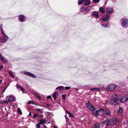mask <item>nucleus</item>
Returning a JSON list of instances; mask_svg holds the SVG:
<instances>
[{"mask_svg": "<svg viewBox=\"0 0 128 128\" xmlns=\"http://www.w3.org/2000/svg\"><path fill=\"white\" fill-rule=\"evenodd\" d=\"M102 115L104 117L108 118L110 116L111 113L110 111L108 109H102Z\"/></svg>", "mask_w": 128, "mask_h": 128, "instance_id": "obj_1", "label": "nucleus"}, {"mask_svg": "<svg viewBox=\"0 0 128 128\" xmlns=\"http://www.w3.org/2000/svg\"><path fill=\"white\" fill-rule=\"evenodd\" d=\"M118 99L115 97L112 98L111 100L110 103L111 104L116 105L118 104Z\"/></svg>", "mask_w": 128, "mask_h": 128, "instance_id": "obj_2", "label": "nucleus"}, {"mask_svg": "<svg viewBox=\"0 0 128 128\" xmlns=\"http://www.w3.org/2000/svg\"><path fill=\"white\" fill-rule=\"evenodd\" d=\"M86 105L87 108L91 111L93 112L95 110V108L90 104L88 103Z\"/></svg>", "mask_w": 128, "mask_h": 128, "instance_id": "obj_3", "label": "nucleus"}, {"mask_svg": "<svg viewBox=\"0 0 128 128\" xmlns=\"http://www.w3.org/2000/svg\"><path fill=\"white\" fill-rule=\"evenodd\" d=\"M116 85L114 84H111L108 86L106 88L107 90L109 91H112L114 90L115 87Z\"/></svg>", "mask_w": 128, "mask_h": 128, "instance_id": "obj_4", "label": "nucleus"}, {"mask_svg": "<svg viewBox=\"0 0 128 128\" xmlns=\"http://www.w3.org/2000/svg\"><path fill=\"white\" fill-rule=\"evenodd\" d=\"M128 100V94H126L122 97L120 101L122 103H124L125 102Z\"/></svg>", "mask_w": 128, "mask_h": 128, "instance_id": "obj_5", "label": "nucleus"}, {"mask_svg": "<svg viewBox=\"0 0 128 128\" xmlns=\"http://www.w3.org/2000/svg\"><path fill=\"white\" fill-rule=\"evenodd\" d=\"M122 25L123 26H128V20L127 19L124 20L122 23Z\"/></svg>", "mask_w": 128, "mask_h": 128, "instance_id": "obj_6", "label": "nucleus"}, {"mask_svg": "<svg viewBox=\"0 0 128 128\" xmlns=\"http://www.w3.org/2000/svg\"><path fill=\"white\" fill-rule=\"evenodd\" d=\"M113 9L110 7H108L106 9V12L107 14L112 13L113 11Z\"/></svg>", "mask_w": 128, "mask_h": 128, "instance_id": "obj_7", "label": "nucleus"}, {"mask_svg": "<svg viewBox=\"0 0 128 128\" xmlns=\"http://www.w3.org/2000/svg\"><path fill=\"white\" fill-rule=\"evenodd\" d=\"M117 112L119 115L120 116H122L123 115L122 109L121 108H119L117 110Z\"/></svg>", "mask_w": 128, "mask_h": 128, "instance_id": "obj_8", "label": "nucleus"}, {"mask_svg": "<svg viewBox=\"0 0 128 128\" xmlns=\"http://www.w3.org/2000/svg\"><path fill=\"white\" fill-rule=\"evenodd\" d=\"M24 74L26 75L29 76L34 78H36V76H35L34 74L30 72H24Z\"/></svg>", "mask_w": 128, "mask_h": 128, "instance_id": "obj_9", "label": "nucleus"}, {"mask_svg": "<svg viewBox=\"0 0 128 128\" xmlns=\"http://www.w3.org/2000/svg\"><path fill=\"white\" fill-rule=\"evenodd\" d=\"M14 99V98L13 97L10 96H8L6 98V100L8 101H13Z\"/></svg>", "mask_w": 128, "mask_h": 128, "instance_id": "obj_10", "label": "nucleus"}, {"mask_svg": "<svg viewBox=\"0 0 128 128\" xmlns=\"http://www.w3.org/2000/svg\"><path fill=\"white\" fill-rule=\"evenodd\" d=\"M109 19V16L108 15H106L105 16L103 17L102 18L103 21L105 22L108 21Z\"/></svg>", "mask_w": 128, "mask_h": 128, "instance_id": "obj_11", "label": "nucleus"}, {"mask_svg": "<svg viewBox=\"0 0 128 128\" xmlns=\"http://www.w3.org/2000/svg\"><path fill=\"white\" fill-rule=\"evenodd\" d=\"M102 109L99 110H96L94 112V114L95 115H102Z\"/></svg>", "mask_w": 128, "mask_h": 128, "instance_id": "obj_12", "label": "nucleus"}, {"mask_svg": "<svg viewBox=\"0 0 128 128\" xmlns=\"http://www.w3.org/2000/svg\"><path fill=\"white\" fill-rule=\"evenodd\" d=\"M0 58L1 60L4 62H8L7 60L5 58L2 56L1 54H0Z\"/></svg>", "mask_w": 128, "mask_h": 128, "instance_id": "obj_13", "label": "nucleus"}, {"mask_svg": "<svg viewBox=\"0 0 128 128\" xmlns=\"http://www.w3.org/2000/svg\"><path fill=\"white\" fill-rule=\"evenodd\" d=\"M93 16L96 18L98 17V14L97 11H94L92 13Z\"/></svg>", "mask_w": 128, "mask_h": 128, "instance_id": "obj_14", "label": "nucleus"}, {"mask_svg": "<svg viewBox=\"0 0 128 128\" xmlns=\"http://www.w3.org/2000/svg\"><path fill=\"white\" fill-rule=\"evenodd\" d=\"M114 119L111 118L109 120V125H112L113 124L114 122Z\"/></svg>", "mask_w": 128, "mask_h": 128, "instance_id": "obj_15", "label": "nucleus"}, {"mask_svg": "<svg viewBox=\"0 0 128 128\" xmlns=\"http://www.w3.org/2000/svg\"><path fill=\"white\" fill-rule=\"evenodd\" d=\"M90 4V0H85L84 1V5L86 6L89 5Z\"/></svg>", "mask_w": 128, "mask_h": 128, "instance_id": "obj_16", "label": "nucleus"}, {"mask_svg": "<svg viewBox=\"0 0 128 128\" xmlns=\"http://www.w3.org/2000/svg\"><path fill=\"white\" fill-rule=\"evenodd\" d=\"M109 119H106L103 122H102V124H106L107 126H109Z\"/></svg>", "mask_w": 128, "mask_h": 128, "instance_id": "obj_17", "label": "nucleus"}, {"mask_svg": "<svg viewBox=\"0 0 128 128\" xmlns=\"http://www.w3.org/2000/svg\"><path fill=\"white\" fill-rule=\"evenodd\" d=\"M8 37L5 35V36L4 37V38L2 39V43L5 42L8 40Z\"/></svg>", "mask_w": 128, "mask_h": 128, "instance_id": "obj_18", "label": "nucleus"}, {"mask_svg": "<svg viewBox=\"0 0 128 128\" xmlns=\"http://www.w3.org/2000/svg\"><path fill=\"white\" fill-rule=\"evenodd\" d=\"M19 20L21 22L24 21H25L24 16L22 15H21L19 16Z\"/></svg>", "mask_w": 128, "mask_h": 128, "instance_id": "obj_19", "label": "nucleus"}, {"mask_svg": "<svg viewBox=\"0 0 128 128\" xmlns=\"http://www.w3.org/2000/svg\"><path fill=\"white\" fill-rule=\"evenodd\" d=\"M100 126V124L98 123L95 124L92 128H99Z\"/></svg>", "mask_w": 128, "mask_h": 128, "instance_id": "obj_20", "label": "nucleus"}, {"mask_svg": "<svg viewBox=\"0 0 128 128\" xmlns=\"http://www.w3.org/2000/svg\"><path fill=\"white\" fill-rule=\"evenodd\" d=\"M46 119L41 120H40V123L42 124H43L46 123Z\"/></svg>", "mask_w": 128, "mask_h": 128, "instance_id": "obj_21", "label": "nucleus"}, {"mask_svg": "<svg viewBox=\"0 0 128 128\" xmlns=\"http://www.w3.org/2000/svg\"><path fill=\"white\" fill-rule=\"evenodd\" d=\"M99 10L102 13H104L105 12L104 10L102 7L100 8Z\"/></svg>", "mask_w": 128, "mask_h": 128, "instance_id": "obj_22", "label": "nucleus"}, {"mask_svg": "<svg viewBox=\"0 0 128 128\" xmlns=\"http://www.w3.org/2000/svg\"><path fill=\"white\" fill-rule=\"evenodd\" d=\"M58 94V93L57 92H55L54 94L53 95V96L55 100H56V99L57 97L56 96L57 94Z\"/></svg>", "mask_w": 128, "mask_h": 128, "instance_id": "obj_23", "label": "nucleus"}, {"mask_svg": "<svg viewBox=\"0 0 128 128\" xmlns=\"http://www.w3.org/2000/svg\"><path fill=\"white\" fill-rule=\"evenodd\" d=\"M63 87L62 86H59L56 88V90H60L61 89H63Z\"/></svg>", "mask_w": 128, "mask_h": 128, "instance_id": "obj_24", "label": "nucleus"}, {"mask_svg": "<svg viewBox=\"0 0 128 128\" xmlns=\"http://www.w3.org/2000/svg\"><path fill=\"white\" fill-rule=\"evenodd\" d=\"M67 113L69 114L72 118H74V116L72 114L70 113L68 111H66Z\"/></svg>", "mask_w": 128, "mask_h": 128, "instance_id": "obj_25", "label": "nucleus"}, {"mask_svg": "<svg viewBox=\"0 0 128 128\" xmlns=\"http://www.w3.org/2000/svg\"><path fill=\"white\" fill-rule=\"evenodd\" d=\"M114 122H115V123L116 124L118 123L119 121L118 119L117 118H115L114 119Z\"/></svg>", "mask_w": 128, "mask_h": 128, "instance_id": "obj_26", "label": "nucleus"}, {"mask_svg": "<svg viewBox=\"0 0 128 128\" xmlns=\"http://www.w3.org/2000/svg\"><path fill=\"white\" fill-rule=\"evenodd\" d=\"M10 76L12 78H14L15 77V76L11 72H8Z\"/></svg>", "mask_w": 128, "mask_h": 128, "instance_id": "obj_27", "label": "nucleus"}, {"mask_svg": "<svg viewBox=\"0 0 128 128\" xmlns=\"http://www.w3.org/2000/svg\"><path fill=\"white\" fill-rule=\"evenodd\" d=\"M91 90H92L98 91L100 90V88H92Z\"/></svg>", "mask_w": 128, "mask_h": 128, "instance_id": "obj_28", "label": "nucleus"}, {"mask_svg": "<svg viewBox=\"0 0 128 128\" xmlns=\"http://www.w3.org/2000/svg\"><path fill=\"white\" fill-rule=\"evenodd\" d=\"M17 110L18 111V112L20 114H22V111L20 108H18Z\"/></svg>", "mask_w": 128, "mask_h": 128, "instance_id": "obj_29", "label": "nucleus"}, {"mask_svg": "<svg viewBox=\"0 0 128 128\" xmlns=\"http://www.w3.org/2000/svg\"><path fill=\"white\" fill-rule=\"evenodd\" d=\"M84 0H78V3L79 4H81L84 1Z\"/></svg>", "mask_w": 128, "mask_h": 128, "instance_id": "obj_30", "label": "nucleus"}, {"mask_svg": "<svg viewBox=\"0 0 128 128\" xmlns=\"http://www.w3.org/2000/svg\"><path fill=\"white\" fill-rule=\"evenodd\" d=\"M19 86V88L20 89L21 91H22L23 92H24V88H22L21 86Z\"/></svg>", "mask_w": 128, "mask_h": 128, "instance_id": "obj_31", "label": "nucleus"}, {"mask_svg": "<svg viewBox=\"0 0 128 128\" xmlns=\"http://www.w3.org/2000/svg\"><path fill=\"white\" fill-rule=\"evenodd\" d=\"M90 9V6H88L86 7V10L88 12Z\"/></svg>", "mask_w": 128, "mask_h": 128, "instance_id": "obj_32", "label": "nucleus"}, {"mask_svg": "<svg viewBox=\"0 0 128 128\" xmlns=\"http://www.w3.org/2000/svg\"><path fill=\"white\" fill-rule=\"evenodd\" d=\"M35 110L36 111H39V112L40 113L42 112V110H41L40 109L36 108L35 109Z\"/></svg>", "mask_w": 128, "mask_h": 128, "instance_id": "obj_33", "label": "nucleus"}, {"mask_svg": "<svg viewBox=\"0 0 128 128\" xmlns=\"http://www.w3.org/2000/svg\"><path fill=\"white\" fill-rule=\"evenodd\" d=\"M45 114L46 116H49L50 115L51 113L50 112H46L45 113Z\"/></svg>", "mask_w": 128, "mask_h": 128, "instance_id": "obj_34", "label": "nucleus"}, {"mask_svg": "<svg viewBox=\"0 0 128 128\" xmlns=\"http://www.w3.org/2000/svg\"><path fill=\"white\" fill-rule=\"evenodd\" d=\"M66 96V94L62 95V97L64 100L65 99Z\"/></svg>", "mask_w": 128, "mask_h": 128, "instance_id": "obj_35", "label": "nucleus"}, {"mask_svg": "<svg viewBox=\"0 0 128 128\" xmlns=\"http://www.w3.org/2000/svg\"><path fill=\"white\" fill-rule=\"evenodd\" d=\"M100 0H93V1L95 3H97L99 2Z\"/></svg>", "mask_w": 128, "mask_h": 128, "instance_id": "obj_36", "label": "nucleus"}, {"mask_svg": "<svg viewBox=\"0 0 128 128\" xmlns=\"http://www.w3.org/2000/svg\"><path fill=\"white\" fill-rule=\"evenodd\" d=\"M102 26L104 28H107L108 26L107 25H105L104 24H101Z\"/></svg>", "mask_w": 128, "mask_h": 128, "instance_id": "obj_37", "label": "nucleus"}, {"mask_svg": "<svg viewBox=\"0 0 128 128\" xmlns=\"http://www.w3.org/2000/svg\"><path fill=\"white\" fill-rule=\"evenodd\" d=\"M84 10L85 8L84 7H82V8H81L80 9V10L81 12L84 11Z\"/></svg>", "mask_w": 128, "mask_h": 128, "instance_id": "obj_38", "label": "nucleus"}, {"mask_svg": "<svg viewBox=\"0 0 128 128\" xmlns=\"http://www.w3.org/2000/svg\"><path fill=\"white\" fill-rule=\"evenodd\" d=\"M38 116V115L37 114H34V115L33 116V117L34 118H36L37 116Z\"/></svg>", "mask_w": 128, "mask_h": 128, "instance_id": "obj_39", "label": "nucleus"}, {"mask_svg": "<svg viewBox=\"0 0 128 128\" xmlns=\"http://www.w3.org/2000/svg\"><path fill=\"white\" fill-rule=\"evenodd\" d=\"M65 89L66 90H68L70 88V87H66L65 88Z\"/></svg>", "mask_w": 128, "mask_h": 128, "instance_id": "obj_40", "label": "nucleus"}, {"mask_svg": "<svg viewBox=\"0 0 128 128\" xmlns=\"http://www.w3.org/2000/svg\"><path fill=\"white\" fill-rule=\"evenodd\" d=\"M36 127L37 128H40V125L38 124H36Z\"/></svg>", "mask_w": 128, "mask_h": 128, "instance_id": "obj_41", "label": "nucleus"}, {"mask_svg": "<svg viewBox=\"0 0 128 128\" xmlns=\"http://www.w3.org/2000/svg\"><path fill=\"white\" fill-rule=\"evenodd\" d=\"M2 103H6L7 104H8V102H7L6 101H3Z\"/></svg>", "mask_w": 128, "mask_h": 128, "instance_id": "obj_42", "label": "nucleus"}, {"mask_svg": "<svg viewBox=\"0 0 128 128\" xmlns=\"http://www.w3.org/2000/svg\"><path fill=\"white\" fill-rule=\"evenodd\" d=\"M46 98H52V97L51 96H47L46 97Z\"/></svg>", "mask_w": 128, "mask_h": 128, "instance_id": "obj_43", "label": "nucleus"}, {"mask_svg": "<svg viewBox=\"0 0 128 128\" xmlns=\"http://www.w3.org/2000/svg\"><path fill=\"white\" fill-rule=\"evenodd\" d=\"M1 33H2V34H5L4 33V30H3L2 29L1 30Z\"/></svg>", "mask_w": 128, "mask_h": 128, "instance_id": "obj_44", "label": "nucleus"}, {"mask_svg": "<svg viewBox=\"0 0 128 128\" xmlns=\"http://www.w3.org/2000/svg\"><path fill=\"white\" fill-rule=\"evenodd\" d=\"M108 0H105V3H104V4L105 5H106V4L107 2H108Z\"/></svg>", "mask_w": 128, "mask_h": 128, "instance_id": "obj_45", "label": "nucleus"}, {"mask_svg": "<svg viewBox=\"0 0 128 128\" xmlns=\"http://www.w3.org/2000/svg\"><path fill=\"white\" fill-rule=\"evenodd\" d=\"M36 96L38 98L39 100H40V96L37 95Z\"/></svg>", "mask_w": 128, "mask_h": 128, "instance_id": "obj_46", "label": "nucleus"}, {"mask_svg": "<svg viewBox=\"0 0 128 128\" xmlns=\"http://www.w3.org/2000/svg\"><path fill=\"white\" fill-rule=\"evenodd\" d=\"M2 67H3V66L2 65H0V70H1L2 69Z\"/></svg>", "mask_w": 128, "mask_h": 128, "instance_id": "obj_47", "label": "nucleus"}, {"mask_svg": "<svg viewBox=\"0 0 128 128\" xmlns=\"http://www.w3.org/2000/svg\"><path fill=\"white\" fill-rule=\"evenodd\" d=\"M32 103V101L30 100L29 102L28 103V104H30Z\"/></svg>", "mask_w": 128, "mask_h": 128, "instance_id": "obj_48", "label": "nucleus"}, {"mask_svg": "<svg viewBox=\"0 0 128 128\" xmlns=\"http://www.w3.org/2000/svg\"><path fill=\"white\" fill-rule=\"evenodd\" d=\"M19 86H20L18 84H17L16 85V86L17 88H19Z\"/></svg>", "mask_w": 128, "mask_h": 128, "instance_id": "obj_49", "label": "nucleus"}, {"mask_svg": "<svg viewBox=\"0 0 128 128\" xmlns=\"http://www.w3.org/2000/svg\"><path fill=\"white\" fill-rule=\"evenodd\" d=\"M31 104H35V103L34 102L32 101V103Z\"/></svg>", "mask_w": 128, "mask_h": 128, "instance_id": "obj_50", "label": "nucleus"}, {"mask_svg": "<svg viewBox=\"0 0 128 128\" xmlns=\"http://www.w3.org/2000/svg\"><path fill=\"white\" fill-rule=\"evenodd\" d=\"M6 88H4V89L3 91V92H4L5 91V90H6Z\"/></svg>", "mask_w": 128, "mask_h": 128, "instance_id": "obj_51", "label": "nucleus"}, {"mask_svg": "<svg viewBox=\"0 0 128 128\" xmlns=\"http://www.w3.org/2000/svg\"><path fill=\"white\" fill-rule=\"evenodd\" d=\"M29 115L30 116H32V114L30 112L29 113Z\"/></svg>", "mask_w": 128, "mask_h": 128, "instance_id": "obj_52", "label": "nucleus"}, {"mask_svg": "<svg viewBox=\"0 0 128 128\" xmlns=\"http://www.w3.org/2000/svg\"><path fill=\"white\" fill-rule=\"evenodd\" d=\"M43 126L44 127L46 128V126L45 125H44Z\"/></svg>", "mask_w": 128, "mask_h": 128, "instance_id": "obj_53", "label": "nucleus"}, {"mask_svg": "<svg viewBox=\"0 0 128 128\" xmlns=\"http://www.w3.org/2000/svg\"><path fill=\"white\" fill-rule=\"evenodd\" d=\"M54 128H57L55 126H54Z\"/></svg>", "mask_w": 128, "mask_h": 128, "instance_id": "obj_54", "label": "nucleus"}, {"mask_svg": "<svg viewBox=\"0 0 128 128\" xmlns=\"http://www.w3.org/2000/svg\"><path fill=\"white\" fill-rule=\"evenodd\" d=\"M2 82V81L0 80V83Z\"/></svg>", "mask_w": 128, "mask_h": 128, "instance_id": "obj_55", "label": "nucleus"}, {"mask_svg": "<svg viewBox=\"0 0 128 128\" xmlns=\"http://www.w3.org/2000/svg\"><path fill=\"white\" fill-rule=\"evenodd\" d=\"M127 124H128V120L127 121Z\"/></svg>", "mask_w": 128, "mask_h": 128, "instance_id": "obj_56", "label": "nucleus"}, {"mask_svg": "<svg viewBox=\"0 0 128 128\" xmlns=\"http://www.w3.org/2000/svg\"><path fill=\"white\" fill-rule=\"evenodd\" d=\"M66 119H67V118L66 117Z\"/></svg>", "mask_w": 128, "mask_h": 128, "instance_id": "obj_57", "label": "nucleus"}, {"mask_svg": "<svg viewBox=\"0 0 128 128\" xmlns=\"http://www.w3.org/2000/svg\"><path fill=\"white\" fill-rule=\"evenodd\" d=\"M49 122H48V123H49Z\"/></svg>", "mask_w": 128, "mask_h": 128, "instance_id": "obj_58", "label": "nucleus"}]
</instances>
